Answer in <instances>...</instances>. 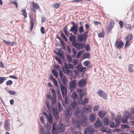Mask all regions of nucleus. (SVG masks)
<instances>
[{
    "label": "nucleus",
    "mask_w": 134,
    "mask_h": 134,
    "mask_svg": "<svg viewBox=\"0 0 134 134\" xmlns=\"http://www.w3.org/2000/svg\"><path fill=\"white\" fill-rule=\"evenodd\" d=\"M72 122L77 128H79L81 125L85 126L88 123V120L86 116H82L80 121L78 118L76 119L72 118Z\"/></svg>",
    "instance_id": "f257e3e1"
},
{
    "label": "nucleus",
    "mask_w": 134,
    "mask_h": 134,
    "mask_svg": "<svg viewBox=\"0 0 134 134\" xmlns=\"http://www.w3.org/2000/svg\"><path fill=\"white\" fill-rule=\"evenodd\" d=\"M66 126L64 124L60 123L58 125L57 129L58 132L59 133L63 132L65 130Z\"/></svg>",
    "instance_id": "f03ea898"
},
{
    "label": "nucleus",
    "mask_w": 134,
    "mask_h": 134,
    "mask_svg": "<svg viewBox=\"0 0 134 134\" xmlns=\"http://www.w3.org/2000/svg\"><path fill=\"white\" fill-rule=\"evenodd\" d=\"M43 115L44 117L47 119L50 124H53L52 117L51 113H49L48 115L46 113H43Z\"/></svg>",
    "instance_id": "7ed1b4c3"
},
{
    "label": "nucleus",
    "mask_w": 134,
    "mask_h": 134,
    "mask_svg": "<svg viewBox=\"0 0 134 134\" xmlns=\"http://www.w3.org/2000/svg\"><path fill=\"white\" fill-rule=\"evenodd\" d=\"M51 107L53 115L55 117L56 119L58 120L59 118V114L58 109L55 108H53L52 106H51Z\"/></svg>",
    "instance_id": "20e7f679"
},
{
    "label": "nucleus",
    "mask_w": 134,
    "mask_h": 134,
    "mask_svg": "<svg viewBox=\"0 0 134 134\" xmlns=\"http://www.w3.org/2000/svg\"><path fill=\"white\" fill-rule=\"evenodd\" d=\"M85 44L83 43H80L78 42H75L72 43V45L78 50L82 48Z\"/></svg>",
    "instance_id": "39448f33"
},
{
    "label": "nucleus",
    "mask_w": 134,
    "mask_h": 134,
    "mask_svg": "<svg viewBox=\"0 0 134 134\" xmlns=\"http://www.w3.org/2000/svg\"><path fill=\"white\" fill-rule=\"evenodd\" d=\"M87 37H86L83 34H79L77 35V39L78 41L85 42L87 40Z\"/></svg>",
    "instance_id": "423d86ee"
},
{
    "label": "nucleus",
    "mask_w": 134,
    "mask_h": 134,
    "mask_svg": "<svg viewBox=\"0 0 134 134\" xmlns=\"http://www.w3.org/2000/svg\"><path fill=\"white\" fill-rule=\"evenodd\" d=\"M124 44V43L121 41L118 40L116 41L115 43V47L119 49L122 48Z\"/></svg>",
    "instance_id": "0eeeda50"
},
{
    "label": "nucleus",
    "mask_w": 134,
    "mask_h": 134,
    "mask_svg": "<svg viewBox=\"0 0 134 134\" xmlns=\"http://www.w3.org/2000/svg\"><path fill=\"white\" fill-rule=\"evenodd\" d=\"M132 37L133 36L132 35H129L125 37V40L126 41V43L125 45V47H126L130 45V42Z\"/></svg>",
    "instance_id": "6e6552de"
},
{
    "label": "nucleus",
    "mask_w": 134,
    "mask_h": 134,
    "mask_svg": "<svg viewBox=\"0 0 134 134\" xmlns=\"http://www.w3.org/2000/svg\"><path fill=\"white\" fill-rule=\"evenodd\" d=\"M99 96L101 97L104 99H106L107 98V95L106 93L101 90H99L97 92Z\"/></svg>",
    "instance_id": "1a4fd4ad"
},
{
    "label": "nucleus",
    "mask_w": 134,
    "mask_h": 134,
    "mask_svg": "<svg viewBox=\"0 0 134 134\" xmlns=\"http://www.w3.org/2000/svg\"><path fill=\"white\" fill-rule=\"evenodd\" d=\"M86 83V80L84 79L80 80L78 82V85L81 87H83L85 86Z\"/></svg>",
    "instance_id": "9d476101"
},
{
    "label": "nucleus",
    "mask_w": 134,
    "mask_h": 134,
    "mask_svg": "<svg viewBox=\"0 0 134 134\" xmlns=\"http://www.w3.org/2000/svg\"><path fill=\"white\" fill-rule=\"evenodd\" d=\"M77 104L76 102H72L71 103L68 108L70 109V110L73 111L77 108Z\"/></svg>",
    "instance_id": "9b49d317"
},
{
    "label": "nucleus",
    "mask_w": 134,
    "mask_h": 134,
    "mask_svg": "<svg viewBox=\"0 0 134 134\" xmlns=\"http://www.w3.org/2000/svg\"><path fill=\"white\" fill-rule=\"evenodd\" d=\"M60 78L61 80L63 83L65 85H66V77L63 75L62 71H60L59 72Z\"/></svg>",
    "instance_id": "f8f14e48"
},
{
    "label": "nucleus",
    "mask_w": 134,
    "mask_h": 134,
    "mask_svg": "<svg viewBox=\"0 0 134 134\" xmlns=\"http://www.w3.org/2000/svg\"><path fill=\"white\" fill-rule=\"evenodd\" d=\"M94 129L92 127L90 126L86 129V131L84 132V134H86V132H87L88 133L93 134L94 133Z\"/></svg>",
    "instance_id": "ddd939ff"
},
{
    "label": "nucleus",
    "mask_w": 134,
    "mask_h": 134,
    "mask_svg": "<svg viewBox=\"0 0 134 134\" xmlns=\"http://www.w3.org/2000/svg\"><path fill=\"white\" fill-rule=\"evenodd\" d=\"M77 70L78 71L81 72H84L86 69V68L82 66L81 65L78 64L76 66Z\"/></svg>",
    "instance_id": "4468645a"
},
{
    "label": "nucleus",
    "mask_w": 134,
    "mask_h": 134,
    "mask_svg": "<svg viewBox=\"0 0 134 134\" xmlns=\"http://www.w3.org/2000/svg\"><path fill=\"white\" fill-rule=\"evenodd\" d=\"M73 113V111L70 110V109L67 108L66 110V116L67 118H69L71 116V115Z\"/></svg>",
    "instance_id": "2eb2a0df"
},
{
    "label": "nucleus",
    "mask_w": 134,
    "mask_h": 134,
    "mask_svg": "<svg viewBox=\"0 0 134 134\" xmlns=\"http://www.w3.org/2000/svg\"><path fill=\"white\" fill-rule=\"evenodd\" d=\"M60 89L63 96L66 95L67 93V90L66 88L62 84L60 85Z\"/></svg>",
    "instance_id": "dca6fc26"
},
{
    "label": "nucleus",
    "mask_w": 134,
    "mask_h": 134,
    "mask_svg": "<svg viewBox=\"0 0 134 134\" xmlns=\"http://www.w3.org/2000/svg\"><path fill=\"white\" fill-rule=\"evenodd\" d=\"M78 30V26H72L70 30V32H72L74 35H76Z\"/></svg>",
    "instance_id": "f3484780"
},
{
    "label": "nucleus",
    "mask_w": 134,
    "mask_h": 134,
    "mask_svg": "<svg viewBox=\"0 0 134 134\" xmlns=\"http://www.w3.org/2000/svg\"><path fill=\"white\" fill-rule=\"evenodd\" d=\"M4 126V128L6 130L9 131L10 130V122L8 120H7L5 121Z\"/></svg>",
    "instance_id": "a211bd4d"
},
{
    "label": "nucleus",
    "mask_w": 134,
    "mask_h": 134,
    "mask_svg": "<svg viewBox=\"0 0 134 134\" xmlns=\"http://www.w3.org/2000/svg\"><path fill=\"white\" fill-rule=\"evenodd\" d=\"M77 92L79 94L80 97L82 98L85 94V91L81 89H77Z\"/></svg>",
    "instance_id": "6ab92c4d"
},
{
    "label": "nucleus",
    "mask_w": 134,
    "mask_h": 134,
    "mask_svg": "<svg viewBox=\"0 0 134 134\" xmlns=\"http://www.w3.org/2000/svg\"><path fill=\"white\" fill-rule=\"evenodd\" d=\"M77 83L75 81L73 80L70 82V90L74 89L76 87Z\"/></svg>",
    "instance_id": "aec40b11"
},
{
    "label": "nucleus",
    "mask_w": 134,
    "mask_h": 134,
    "mask_svg": "<svg viewBox=\"0 0 134 134\" xmlns=\"http://www.w3.org/2000/svg\"><path fill=\"white\" fill-rule=\"evenodd\" d=\"M102 125V122L99 119H98L94 124V127L96 128H98L101 127Z\"/></svg>",
    "instance_id": "412c9836"
},
{
    "label": "nucleus",
    "mask_w": 134,
    "mask_h": 134,
    "mask_svg": "<svg viewBox=\"0 0 134 134\" xmlns=\"http://www.w3.org/2000/svg\"><path fill=\"white\" fill-rule=\"evenodd\" d=\"M100 131L103 133H105L106 134L110 133V130L108 127H103L101 129Z\"/></svg>",
    "instance_id": "4be33fe9"
},
{
    "label": "nucleus",
    "mask_w": 134,
    "mask_h": 134,
    "mask_svg": "<svg viewBox=\"0 0 134 134\" xmlns=\"http://www.w3.org/2000/svg\"><path fill=\"white\" fill-rule=\"evenodd\" d=\"M57 123H54L53 125L52 132L53 134H57V129L56 128Z\"/></svg>",
    "instance_id": "5701e85b"
},
{
    "label": "nucleus",
    "mask_w": 134,
    "mask_h": 134,
    "mask_svg": "<svg viewBox=\"0 0 134 134\" xmlns=\"http://www.w3.org/2000/svg\"><path fill=\"white\" fill-rule=\"evenodd\" d=\"M91 109L92 108L90 105H87L85 107H84L83 109L84 111L87 113L90 112Z\"/></svg>",
    "instance_id": "b1692460"
},
{
    "label": "nucleus",
    "mask_w": 134,
    "mask_h": 134,
    "mask_svg": "<svg viewBox=\"0 0 134 134\" xmlns=\"http://www.w3.org/2000/svg\"><path fill=\"white\" fill-rule=\"evenodd\" d=\"M96 115L93 114H91L89 116V119L92 122H94L95 121L96 119Z\"/></svg>",
    "instance_id": "393cba45"
},
{
    "label": "nucleus",
    "mask_w": 134,
    "mask_h": 134,
    "mask_svg": "<svg viewBox=\"0 0 134 134\" xmlns=\"http://www.w3.org/2000/svg\"><path fill=\"white\" fill-rule=\"evenodd\" d=\"M3 41L6 44L9 45L11 46H13L14 44L16 43V42L14 41L10 42L9 41H6L4 39L3 40Z\"/></svg>",
    "instance_id": "a878e982"
},
{
    "label": "nucleus",
    "mask_w": 134,
    "mask_h": 134,
    "mask_svg": "<svg viewBox=\"0 0 134 134\" xmlns=\"http://www.w3.org/2000/svg\"><path fill=\"white\" fill-rule=\"evenodd\" d=\"M106 114V112L102 110L99 112V115L100 118H103Z\"/></svg>",
    "instance_id": "bb28decb"
},
{
    "label": "nucleus",
    "mask_w": 134,
    "mask_h": 134,
    "mask_svg": "<svg viewBox=\"0 0 134 134\" xmlns=\"http://www.w3.org/2000/svg\"><path fill=\"white\" fill-rule=\"evenodd\" d=\"M30 22L31 23L30 29L31 30H32L33 28L35 21L33 18L31 17L30 15Z\"/></svg>",
    "instance_id": "cd10ccee"
},
{
    "label": "nucleus",
    "mask_w": 134,
    "mask_h": 134,
    "mask_svg": "<svg viewBox=\"0 0 134 134\" xmlns=\"http://www.w3.org/2000/svg\"><path fill=\"white\" fill-rule=\"evenodd\" d=\"M114 26V23L113 22H111L108 25L107 30L108 31V32H110L113 28Z\"/></svg>",
    "instance_id": "c85d7f7f"
},
{
    "label": "nucleus",
    "mask_w": 134,
    "mask_h": 134,
    "mask_svg": "<svg viewBox=\"0 0 134 134\" xmlns=\"http://www.w3.org/2000/svg\"><path fill=\"white\" fill-rule=\"evenodd\" d=\"M71 35L69 37V40L70 41L72 42V44L74 42H76V41H75L76 39V37L74 35Z\"/></svg>",
    "instance_id": "c756f323"
},
{
    "label": "nucleus",
    "mask_w": 134,
    "mask_h": 134,
    "mask_svg": "<svg viewBox=\"0 0 134 134\" xmlns=\"http://www.w3.org/2000/svg\"><path fill=\"white\" fill-rule=\"evenodd\" d=\"M103 121L105 125L108 126L109 124V120L108 118H105L103 120Z\"/></svg>",
    "instance_id": "7c9ffc66"
},
{
    "label": "nucleus",
    "mask_w": 134,
    "mask_h": 134,
    "mask_svg": "<svg viewBox=\"0 0 134 134\" xmlns=\"http://www.w3.org/2000/svg\"><path fill=\"white\" fill-rule=\"evenodd\" d=\"M115 120L117 125L120 124V118L119 116H118L117 117L115 118Z\"/></svg>",
    "instance_id": "2f4dec72"
},
{
    "label": "nucleus",
    "mask_w": 134,
    "mask_h": 134,
    "mask_svg": "<svg viewBox=\"0 0 134 134\" xmlns=\"http://www.w3.org/2000/svg\"><path fill=\"white\" fill-rule=\"evenodd\" d=\"M109 124H110L109 126L111 128L116 127L117 126L115 124L114 122L112 121H110Z\"/></svg>",
    "instance_id": "473e14b6"
},
{
    "label": "nucleus",
    "mask_w": 134,
    "mask_h": 134,
    "mask_svg": "<svg viewBox=\"0 0 134 134\" xmlns=\"http://www.w3.org/2000/svg\"><path fill=\"white\" fill-rule=\"evenodd\" d=\"M71 97L74 100L78 98L77 95L75 92H74L72 93Z\"/></svg>",
    "instance_id": "72a5a7b5"
},
{
    "label": "nucleus",
    "mask_w": 134,
    "mask_h": 134,
    "mask_svg": "<svg viewBox=\"0 0 134 134\" xmlns=\"http://www.w3.org/2000/svg\"><path fill=\"white\" fill-rule=\"evenodd\" d=\"M52 103L53 105H55L57 103L56 97H54L52 98Z\"/></svg>",
    "instance_id": "f704fd0d"
},
{
    "label": "nucleus",
    "mask_w": 134,
    "mask_h": 134,
    "mask_svg": "<svg viewBox=\"0 0 134 134\" xmlns=\"http://www.w3.org/2000/svg\"><path fill=\"white\" fill-rule=\"evenodd\" d=\"M44 126L47 130H49L51 129V126L48 123H46L44 125Z\"/></svg>",
    "instance_id": "c9c22d12"
},
{
    "label": "nucleus",
    "mask_w": 134,
    "mask_h": 134,
    "mask_svg": "<svg viewBox=\"0 0 134 134\" xmlns=\"http://www.w3.org/2000/svg\"><path fill=\"white\" fill-rule=\"evenodd\" d=\"M25 11V9H23L21 11L22 14L24 15L25 18H26L27 17V13Z\"/></svg>",
    "instance_id": "e433bc0d"
},
{
    "label": "nucleus",
    "mask_w": 134,
    "mask_h": 134,
    "mask_svg": "<svg viewBox=\"0 0 134 134\" xmlns=\"http://www.w3.org/2000/svg\"><path fill=\"white\" fill-rule=\"evenodd\" d=\"M33 7L37 9H38L40 8V7L39 5L37 3H32Z\"/></svg>",
    "instance_id": "4c0bfd02"
},
{
    "label": "nucleus",
    "mask_w": 134,
    "mask_h": 134,
    "mask_svg": "<svg viewBox=\"0 0 134 134\" xmlns=\"http://www.w3.org/2000/svg\"><path fill=\"white\" fill-rule=\"evenodd\" d=\"M80 113V111H79V109H78L75 111L74 114L77 117H78L79 116V114Z\"/></svg>",
    "instance_id": "58836bf2"
},
{
    "label": "nucleus",
    "mask_w": 134,
    "mask_h": 134,
    "mask_svg": "<svg viewBox=\"0 0 134 134\" xmlns=\"http://www.w3.org/2000/svg\"><path fill=\"white\" fill-rule=\"evenodd\" d=\"M104 32L103 30L102 32L99 33L98 35V36L99 37H103L104 36Z\"/></svg>",
    "instance_id": "ea45409f"
},
{
    "label": "nucleus",
    "mask_w": 134,
    "mask_h": 134,
    "mask_svg": "<svg viewBox=\"0 0 134 134\" xmlns=\"http://www.w3.org/2000/svg\"><path fill=\"white\" fill-rule=\"evenodd\" d=\"M89 102L88 99L87 98H85L83 101L81 102L82 104H84L87 103Z\"/></svg>",
    "instance_id": "a19ab883"
},
{
    "label": "nucleus",
    "mask_w": 134,
    "mask_h": 134,
    "mask_svg": "<svg viewBox=\"0 0 134 134\" xmlns=\"http://www.w3.org/2000/svg\"><path fill=\"white\" fill-rule=\"evenodd\" d=\"M7 78L5 77H0V83H2L4 81L6 80Z\"/></svg>",
    "instance_id": "79ce46f5"
},
{
    "label": "nucleus",
    "mask_w": 134,
    "mask_h": 134,
    "mask_svg": "<svg viewBox=\"0 0 134 134\" xmlns=\"http://www.w3.org/2000/svg\"><path fill=\"white\" fill-rule=\"evenodd\" d=\"M53 97H56V93L55 90L54 89H51V90Z\"/></svg>",
    "instance_id": "37998d69"
},
{
    "label": "nucleus",
    "mask_w": 134,
    "mask_h": 134,
    "mask_svg": "<svg viewBox=\"0 0 134 134\" xmlns=\"http://www.w3.org/2000/svg\"><path fill=\"white\" fill-rule=\"evenodd\" d=\"M52 73L56 78L58 77V73L57 71L55 70H52Z\"/></svg>",
    "instance_id": "c03bdc74"
},
{
    "label": "nucleus",
    "mask_w": 134,
    "mask_h": 134,
    "mask_svg": "<svg viewBox=\"0 0 134 134\" xmlns=\"http://www.w3.org/2000/svg\"><path fill=\"white\" fill-rule=\"evenodd\" d=\"M133 65L132 64H130L129 66V68L128 70L130 72H131L133 71L132 68H133Z\"/></svg>",
    "instance_id": "a18cd8bd"
},
{
    "label": "nucleus",
    "mask_w": 134,
    "mask_h": 134,
    "mask_svg": "<svg viewBox=\"0 0 134 134\" xmlns=\"http://www.w3.org/2000/svg\"><path fill=\"white\" fill-rule=\"evenodd\" d=\"M79 32L80 33H82L83 32V28L82 25H81L79 27Z\"/></svg>",
    "instance_id": "49530a36"
},
{
    "label": "nucleus",
    "mask_w": 134,
    "mask_h": 134,
    "mask_svg": "<svg viewBox=\"0 0 134 134\" xmlns=\"http://www.w3.org/2000/svg\"><path fill=\"white\" fill-rule=\"evenodd\" d=\"M64 31L66 35L67 36H68L69 35V33L67 31V27H64Z\"/></svg>",
    "instance_id": "de8ad7c7"
},
{
    "label": "nucleus",
    "mask_w": 134,
    "mask_h": 134,
    "mask_svg": "<svg viewBox=\"0 0 134 134\" xmlns=\"http://www.w3.org/2000/svg\"><path fill=\"white\" fill-rule=\"evenodd\" d=\"M84 52V51L83 50H82L79 52L77 54V58H79L80 57V55L82 53H83Z\"/></svg>",
    "instance_id": "09e8293b"
},
{
    "label": "nucleus",
    "mask_w": 134,
    "mask_h": 134,
    "mask_svg": "<svg viewBox=\"0 0 134 134\" xmlns=\"http://www.w3.org/2000/svg\"><path fill=\"white\" fill-rule=\"evenodd\" d=\"M46 105L47 108L49 110H50L51 108L49 102H48L47 101H46Z\"/></svg>",
    "instance_id": "8fccbe9b"
},
{
    "label": "nucleus",
    "mask_w": 134,
    "mask_h": 134,
    "mask_svg": "<svg viewBox=\"0 0 134 134\" xmlns=\"http://www.w3.org/2000/svg\"><path fill=\"white\" fill-rule=\"evenodd\" d=\"M51 81L53 82V83L56 87H58V85L57 81L55 79Z\"/></svg>",
    "instance_id": "3c124183"
},
{
    "label": "nucleus",
    "mask_w": 134,
    "mask_h": 134,
    "mask_svg": "<svg viewBox=\"0 0 134 134\" xmlns=\"http://www.w3.org/2000/svg\"><path fill=\"white\" fill-rule=\"evenodd\" d=\"M60 5V4L59 3H55L53 5V6L55 8H58Z\"/></svg>",
    "instance_id": "603ef678"
},
{
    "label": "nucleus",
    "mask_w": 134,
    "mask_h": 134,
    "mask_svg": "<svg viewBox=\"0 0 134 134\" xmlns=\"http://www.w3.org/2000/svg\"><path fill=\"white\" fill-rule=\"evenodd\" d=\"M13 82L11 80H9L6 82V84L7 85H11L13 83Z\"/></svg>",
    "instance_id": "864d4df0"
},
{
    "label": "nucleus",
    "mask_w": 134,
    "mask_h": 134,
    "mask_svg": "<svg viewBox=\"0 0 134 134\" xmlns=\"http://www.w3.org/2000/svg\"><path fill=\"white\" fill-rule=\"evenodd\" d=\"M55 59L59 64H62V62L61 59L59 58L58 57H56Z\"/></svg>",
    "instance_id": "5fc2aeb1"
},
{
    "label": "nucleus",
    "mask_w": 134,
    "mask_h": 134,
    "mask_svg": "<svg viewBox=\"0 0 134 134\" xmlns=\"http://www.w3.org/2000/svg\"><path fill=\"white\" fill-rule=\"evenodd\" d=\"M8 93L10 94L13 95H14L16 94V92H15L12 90H9L8 91Z\"/></svg>",
    "instance_id": "6e6d98bb"
},
{
    "label": "nucleus",
    "mask_w": 134,
    "mask_h": 134,
    "mask_svg": "<svg viewBox=\"0 0 134 134\" xmlns=\"http://www.w3.org/2000/svg\"><path fill=\"white\" fill-rule=\"evenodd\" d=\"M99 108V106L98 105H96L94 107V111H96L98 110V109Z\"/></svg>",
    "instance_id": "4d7b16f0"
},
{
    "label": "nucleus",
    "mask_w": 134,
    "mask_h": 134,
    "mask_svg": "<svg viewBox=\"0 0 134 134\" xmlns=\"http://www.w3.org/2000/svg\"><path fill=\"white\" fill-rule=\"evenodd\" d=\"M67 73L69 75H72V73L71 70L69 69L66 70Z\"/></svg>",
    "instance_id": "13d9d810"
},
{
    "label": "nucleus",
    "mask_w": 134,
    "mask_h": 134,
    "mask_svg": "<svg viewBox=\"0 0 134 134\" xmlns=\"http://www.w3.org/2000/svg\"><path fill=\"white\" fill-rule=\"evenodd\" d=\"M110 115L111 116V119L113 120H114L115 119V114L112 112H110Z\"/></svg>",
    "instance_id": "bf43d9fd"
},
{
    "label": "nucleus",
    "mask_w": 134,
    "mask_h": 134,
    "mask_svg": "<svg viewBox=\"0 0 134 134\" xmlns=\"http://www.w3.org/2000/svg\"><path fill=\"white\" fill-rule=\"evenodd\" d=\"M90 57V54L89 53H85L83 55V57L85 58H88Z\"/></svg>",
    "instance_id": "052dcab7"
},
{
    "label": "nucleus",
    "mask_w": 134,
    "mask_h": 134,
    "mask_svg": "<svg viewBox=\"0 0 134 134\" xmlns=\"http://www.w3.org/2000/svg\"><path fill=\"white\" fill-rule=\"evenodd\" d=\"M85 48L86 50L88 51L90 49V48L89 45L88 44H87L86 45L85 44Z\"/></svg>",
    "instance_id": "680f3d73"
},
{
    "label": "nucleus",
    "mask_w": 134,
    "mask_h": 134,
    "mask_svg": "<svg viewBox=\"0 0 134 134\" xmlns=\"http://www.w3.org/2000/svg\"><path fill=\"white\" fill-rule=\"evenodd\" d=\"M13 4L14 5L16 6V7L18 8V6H17V2L15 1H11L10 3V4Z\"/></svg>",
    "instance_id": "e2e57ef3"
},
{
    "label": "nucleus",
    "mask_w": 134,
    "mask_h": 134,
    "mask_svg": "<svg viewBox=\"0 0 134 134\" xmlns=\"http://www.w3.org/2000/svg\"><path fill=\"white\" fill-rule=\"evenodd\" d=\"M72 63L74 64V65H75L78 63V61L77 60L74 59L72 60Z\"/></svg>",
    "instance_id": "0e129e2a"
},
{
    "label": "nucleus",
    "mask_w": 134,
    "mask_h": 134,
    "mask_svg": "<svg viewBox=\"0 0 134 134\" xmlns=\"http://www.w3.org/2000/svg\"><path fill=\"white\" fill-rule=\"evenodd\" d=\"M89 64V62L88 61H86L85 62L83 63V65L85 66H87Z\"/></svg>",
    "instance_id": "69168bd1"
},
{
    "label": "nucleus",
    "mask_w": 134,
    "mask_h": 134,
    "mask_svg": "<svg viewBox=\"0 0 134 134\" xmlns=\"http://www.w3.org/2000/svg\"><path fill=\"white\" fill-rule=\"evenodd\" d=\"M67 59L68 61L69 62H71L72 61V58L71 56H68L67 57Z\"/></svg>",
    "instance_id": "338daca9"
},
{
    "label": "nucleus",
    "mask_w": 134,
    "mask_h": 134,
    "mask_svg": "<svg viewBox=\"0 0 134 134\" xmlns=\"http://www.w3.org/2000/svg\"><path fill=\"white\" fill-rule=\"evenodd\" d=\"M121 127L123 129L129 128V126L126 125H121Z\"/></svg>",
    "instance_id": "774afa93"
}]
</instances>
